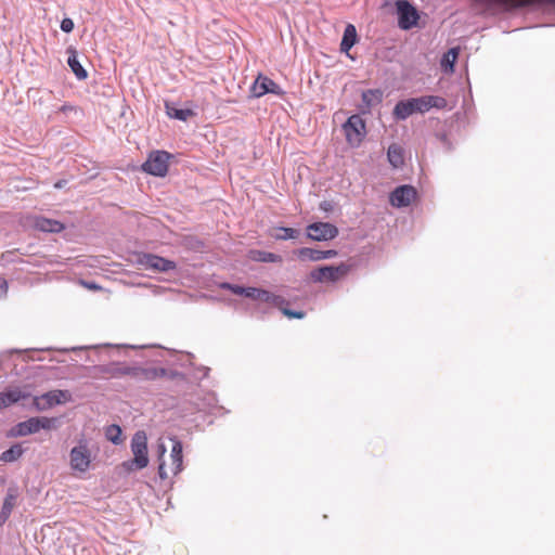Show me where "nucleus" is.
<instances>
[{
	"label": "nucleus",
	"instance_id": "1",
	"mask_svg": "<svg viewBox=\"0 0 555 555\" xmlns=\"http://www.w3.org/2000/svg\"><path fill=\"white\" fill-rule=\"evenodd\" d=\"M447 100L437 95H424L405 101H399L393 108V116L399 120H404L414 113H426L430 108H444Z\"/></svg>",
	"mask_w": 555,
	"mask_h": 555
},
{
	"label": "nucleus",
	"instance_id": "2",
	"mask_svg": "<svg viewBox=\"0 0 555 555\" xmlns=\"http://www.w3.org/2000/svg\"><path fill=\"white\" fill-rule=\"evenodd\" d=\"M94 456L89 441L81 438L69 451V467L75 473L86 474L90 469Z\"/></svg>",
	"mask_w": 555,
	"mask_h": 555
},
{
	"label": "nucleus",
	"instance_id": "3",
	"mask_svg": "<svg viewBox=\"0 0 555 555\" xmlns=\"http://www.w3.org/2000/svg\"><path fill=\"white\" fill-rule=\"evenodd\" d=\"M160 449V463L158 466V475L160 479H168L170 476H176L182 470L183 465V454H182V443L179 440H173V444L171 448V452L169 455L170 463H166L163 460L165 455L166 448L164 444L159 447Z\"/></svg>",
	"mask_w": 555,
	"mask_h": 555
},
{
	"label": "nucleus",
	"instance_id": "4",
	"mask_svg": "<svg viewBox=\"0 0 555 555\" xmlns=\"http://www.w3.org/2000/svg\"><path fill=\"white\" fill-rule=\"evenodd\" d=\"M131 451L133 459L122 463V467L130 472L133 469L145 468L149 464L147 438L144 431H138L131 440Z\"/></svg>",
	"mask_w": 555,
	"mask_h": 555
},
{
	"label": "nucleus",
	"instance_id": "5",
	"mask_svg": "<svg viewBox=\"0 0 555 555\" xmlns=\"http://www.w3.org/2000/svg\"><path fill=\"white\" fill-rule=\"evenodd\" d=\"M490 13L508 12L518 8L534 3H550L555 5V0H478Z\"/></svg>",
	"mask_w": 555,
	"mask_h": 555
},
{
	"label": "nucleus",
	"instance_id": "6",
	"mask_svg": "<svg viewBox=\"0 0 555 555\" xmlns=\"http://www.w3.org/2000/svg\"><path fill=\"white\" fill-rule=\"evenodd\" d=\"M350 269L351 267L347 263L324 266L311 271L310 278L317 283L337 282L344 279L349 273Z\"/></svg>",
	"mask_w": 555,
	"mask_h": 555
},
{
	"label": "nucleus",
	"instance_id": "7",
	"mask_svg": "<svg viewBox=\"0 0 555 555\" xmlns=\"http://www.w3.org/2000/svg\"><path fill=\"white\" fill-rule=\"evenodd\" d=\"M170 157L168 152L154 151L142 165V170L156 177H164L168 171Z\"/></svg>",
	"mask_w": 555,
	"mask_h": 555
},
{
	"label": "nucleus",
	"instance_id": "8",
	"mask_svg": "<svg viewBox=\"0 0 555 555\" xmlns=\"http://www.w3.org/2000/svg\"><path fill=\"white\" fill-rule=\"evenodd\" d=\"M343 130L348 144L353 147L361 144L366 133L365 122L359 115L350 116L343 125Z\"/></svg>",
	"mask_w": 555,
	"mask_h": 555
},
{
	"label": "nucleus",
	"instance_id": "9",
	"mask_svg": "<svg viewBox=\"0 0 555 555\" xmlns=\"http://www.w3.org/2000/svg\"><path fill=\"white\" fill-rule=\"evenodd\" d=\"M69 401H72V393L68 390L56 389L35 397L33 404L37 410L44 411Z\"/></svg>",
	"mask_w": 555,
	"mask_h": 555
},
{
	"label": "nucleus",
	"instance_id": "10",
	"mask_svg": "<svg viewBox=\"0 0 555 555\" xmlns=\"http://www.w3.org/2000/svg\"><path fill=\"white\" fill-rule=\"evenodd\" d=\"M23 225L31 230L47 233H60L65 229V225L59 220L36 215L25 217Z\"/></svg>",
	"mask_w": 555,
	"mask_h": 555
},
{
	"label": "nucleus",
	"instance_id": "11",
	"mask_svg": "<svg viewBox=\"0 0 555 555\" xmlns=\"http://www.w3.org/2000/svg\"><path fill=\"white\" fill-rule=\"evenodd\" d=\"M398 25L403 30H409L417 25L420 14L417 10L406 0H398L395 3Z\"/></svg>",
	"mask_w": 555,
	"mask_h": 555
},
{
	"label": "nucleus",
	"instance_id": "12",
	"mask_svg": "<svg viewBox=\"0 0 555 555\" xmlns=\"http://www.w3.org/2000/svg\"><path fill=\"white\" fill-rule=\"evenodd\" d=\"M338 229L328 222H315L307 227V235L313 241H328L336 237Z\"/></svg>",
	"mask_w": 555,
	"mask_h": 555
},
{
	"label": "nucleus",
	"instance_id": "13",
	"mask_svg": "<svg viewBox=\"0 0 555 555\" xmlns=\"http://www.w3.org/2000/svg\"><path fill=\"white\" fill-rule=\"evenodd\" d=\"M139 263L144 269H150L157 272H167L176 268V263L173 261L152 254L143 255L139 259Z\"/></svg>",
	"mask_w": 555,
	"mask_h": 555
},
{
	"label": "nucleus",
	"instance_id": "14",
	"mask_svg": "<svg viewBox=\"0 0 555 555\" xmlns=\"http://www.w3.org/2000/svg\"><path fill=\"white\" fill-rule=\"evenodd\" d=\"M416 191L411 185H401L390 194V203L395 207L409 206L415 198Z\"/></svg>",
	"mask_w": 555,
	"mask_h": 555
},
{
	"label": "nucleus",
	"instance_id": "15",
	"mask_svg": "<svg viewBox=\"0 0 555 555\" xmlns=\"http://www.w3.org/2000/svg\"><path fill=\"white\" fill-rule=\"evenodd\" d=\"M167 376V371L163 367H143V366H133L132 367V377L139 382H149L156 380Z\"/></svg>",
	"mask_w": 555,
	"mask_h": 555
},
{
	"label": "nucleus",
	"instance_id": "16",
	"mask_svg": "<svg viewBox=\"0 0 555 555\" xmlns=\"http://www.w3.org/2000/svg\"><path fill=\"white\" fill-rule=\"evenodd\" d=\"M251 92L254 96L260 98L267 93H280V87L269 77L259 75L255 80Z\"/></svg>",
	"mask_w": 555,
	"mask_h": 555
},
{
	"label": "nucleus",
	"instance_id": "17",
	"mask_svg": "<svg viewBox=\"0 0 555 555\" xmlns=\"http://www.w3.org/2000/svg\"><path fill=\"white\" fill-rule=\"evenodd\" d=\"M246 297L255 300L270 302L275 307H281V305L285 304V299L282 296L273 295L268 291L256 287H247Z\"/></svg>",
	"mask_w": 555,
	"mask_h": 555
},
{
	"label": "nucleus",
	"instance_id": "18",
	"mask_svg": "<svg viewBox=\"0 0 555 555\" xmlns=\"http://www.w3.org/2000/svg\"><path fill=\"white\" fill-rule=\"evenodd\" d=\"M29 397V393L18 387H8L0 392V410L9 408Z\"/></svg>",
	"mask_w": 555,
	"mask_h": 555
},
{
	"label": "nucleus",
	"instance_id": "19",
	"mask_svg": "<svg viewBox=\"0 0 555 555\" xmlns=\"http://www.w3.org/2000/svg\"><path fill=\"white\" fill-rule=\"evenodd\" d=\"M132 367L126 363L115 362L105 366L99 367L100 373L112 378H120L125 376L132 377Z\"/></svg>",
	"mask_w": 555,
	"mask_h": 555
},
{
	"label": "nucleus",
	"instance_id": "20",
	"mask_svg": "<svg viewBox=\"0 0 555 555\" xmlns=\"http://www.w3.org/2000/svg\"><path fill=\"white\" fill-rule=\"evenodd\" d=\"M38 417H30L27 421L18 423L12 430V436H27L39 431Z\"/></svg>",
	"mask_w": 555,
	"mask_h": 555
},
{
	"label": "nucleus",
	"instance_id": "21",
	"mask_svg": "<svg viewBox=\"0 0 555 555\" xmlns=\"http://www.w3.org/2000/svg\"><path fill=\"white\" fill-rule=\"evenodd\" d=\"M67 54H68L67 63H68V66L70 67V69L73 70V73L76 75V77L78 79H86L88 74H87L86 69L81 66L79 61L77 60L76 49L73 47H69L67 49Z\"/></svg>",
	"mask_w": 555,
	"mask_h": 555
},
{
	"label": "nucleus",
	"instance_id": "22",
	"mask_svg": "<svg viewBox=\"0 0 555 555\" xmlns=\"http://www.w3.org/2000/svg\"><path fill=\"white\" fill-rule=\"evenodd\" d=\"M383 96L384 93L380 89H369L362 92V101L367 111L380 104Z\"/></svg>",
	"mask_w": 555,
	"mask_h": 555
},
{
	"label": "nucleus",
	"instance_id": "23",
	"mask_svg": "<svg viewBox=\"0 0 555 555\" xmlns=\"http://www.w3.org/2000/svg\"><path fill=\"white\" fill-rule=\"evenodd\" d=\"M16 491L13 489H10L2 505V509L0 513V525L4 524L8 518L10 517L16 502Z\"/></svg>",
	"mask_w": 555,
	"mask_h": 555
},
{
	"label": "nucleus",
	"instance_id": "24",
	"mask_svg": "<svg viewBox=\"0 0 555 555\" xmlns=\"http://www.w3.org/2000/svg\"><path fill=\"white\" fill-rule=\"evenodd\" d=\"M357 42V29L353 25L349 24L346 26L343 40L340 42V50L348 52Z\"/></svg>",
	"mask_w": 555,
	"mask_h": 555
},
{
	"label": "nucleus",
	"instance_id": "25",
	"mask_svg": "<svg viewBox=\"0 0 555 555\" xmlns=\"http://www.w3.org/2000/svg\"><path fill=\"white\" fill-rule=\"evenodd\" d=\"M389 163L395 167L399 168L404 164L403 150L398 144H391L387 152Z\"/></svg>",
	"mask_w": 555,
	"mask_h": 555
},
{
	"label": "nucleus",
	"instance_id": "26",
	"mask_svg": "<svg viewBox=\"0 0 555 555\" xmlns=\"http://www.w3.org/2000/svg\"><path fill=\"white\" fill-rule=\"evenodd\" d=\"M459 56V49L452 48L444 55L441 61V66L446 73H453L454 63Z\"/></svg>",
	"mask_w": 555,
	"mask_h": 555
},
{
	"label": "nucleus",
	"instance_id": "27",
	"mask_svg": "<svg viewBox=\"0 0 555 555\" xmlns=\"http://www.w3.org/2000/svg\"><path fill=\"white\" fill-rule=\"evenodd\" d=\"M299 232L293 228H286V227H279L273 230V233L271 234L275 240H289V238H296L298 236Z\"/></svg>",
	"mask_w": 555,
	"mask_h": 555
},
{
	"label": "nucleus",
	"instance_id": "28",
	"mask_svg": "<svg viewBox=\"0 0 555 555\" xmlns=\"http://www.w3.org/2000/svg\"><path fill=\"white\" fill-rule=\"evenodd\" d=\"M23 454V449L20 444H14L7 451L2 452L0 460L4 463L14 462Z\"/></svg>",
	"mask_w": 555,
	"mask_h": 555
},
{
	"label": "nucleus",
	"instance_id": "29",
	"mask_svg": "<svg viewBox=\"0 0 555 555\" xmlns=\"http://www.w3.org/2000/svg\"><path fill=\"white\" fill-rule=\"evenodd\" d=\"M296 254H297L298 258L304 261L305 260H309V261H320L321 260V255H320L319 249L302 247V248H299L296 251Z\"/></svg>",
	"mask_w": 555,
	"mask_h": 555
},
{
	"label": "nucleus",
	"instance_id": "30",
	"mask_svg": "<svg viewBox=\"0 0 555 555\" xmlns=\"http://www.w3.org/2000/svg\"><path fill=\"white\" fill-rule=\"evenodd\" d=\"M104 434H105V438L115 444H119L122 441V439H121L122 431L118 425L113 424V425L107 426L105 428Z\"/></svg>",
	"mask_w": 555,
	"mask_h": 555
},
{
	"label": "nucleus",
	"instance_id": "31",
	"mask_svg": "<svg viewBox=\"0 0 555 555\" xmlns=\"http://www.w3.org/2000/svg\"><path fill=\"white\" fill-rule=\"evenodd\" d=\"M167 114L171 118H176L179 120H188L190 117L194 116V112L192 109H180V108H169L167 107Z\"/></svg>",
	"mask_w": 555,
	"mask_h": 555
},
{
	"label": "nucleus",
	"instance_id": "32",
	"mask_svg": "<svg viewBox=\"0 0 555 555\" xmlns=\"http://www.w3.org/2000/svg\"><path fill=\"white\" fill-rule=\"evenodd\" d=\"M38 426H39V430L40 429H46V430H50V429H56L57 428V418L56 417H47V416H42V417H38Z\"/></svg>",
	"mask_w": 555,
	"mask_h": 555
},
{
	"label": "nucleus",
	"instance_id": "33",
	"mask_svg": "<svg viewBox=\"0 0 555 555\" xmlns=\"http://www.w3.org/2000/svg\"><path fill=\"white\" fill-rule=\"evenodd\" d=\"M284 315L289 319H302L305 317V312L302 311H293L287 308H284L283 305L279 307Z\"/></svg>",
	"mask_w": 555,
	"mask_h": 555
},
{
	"label": "nucleus",
	"instance_id": "34",
	"mask_svg": "<svg viewBox=\"0 0 555 555\" xmlns=\"http://www.w3.org/2000/svg\"><path fill=\"white\" fill-rule=\"evenodd\" d=\"M222 287L225 288V289L231 291L235 295H244L246 297V288L247 287H243V286H238V285H232V284H229V283H224L222 285Z\"/></svg>",
	"mask_w": 555,
	"mask_h": 555
},
{
	"label": "nucleus",
	"instance_id": "35",
	"mask_svg": "<svg viewBox=\"0 0 555 555\" xmlns=\"http://www.w3.org/2000/svg\"><path fill=\"white\" fill-rule=\"evenodd\" d=\"M61 29L64 31V33H70L73 31L74 29V22L73 20L70 18H64L62 22H61Z\"/></svg>",
	"mask_w": 555,
	"mask_h": 555
},
{
	"label": "nucleus",
	"instance_id": "36",
	"mask_svg": "<svg viewBox=\"0 0 555 555\" xmlns=\"http://www.w3.org/2000/svg\"><path fill=\"white\" fill-rule=\"evenodd\" d=\"M261 260H263V261H269V262H281V261H282V258H281V256L276 255V254H273V253H267V254H264V256L261 258Z\"/></svg>",
	"mask_w": 555,
	"mask_h": 555
},
{
	"label": "nucleus",
	"instance_id": "37",
	"mask_svg": "<svg viewBox=\"0 0 555 555\" xmlns=\"http://www.w3.org/2000/svg\"><path fill=\"white\" fill-rule=\"evenodd\" d=\"M321 260L331 259L337 256V251L334 249L320 250Z\"/></svg>",
	"mask_w": 555,
	"mask_h": 555
},
{
	"label": "nucleus",
	"instance_id": "38",
	"mask_svg": "<svg viewBox=\"0 0 555 555\" xmlns=\"http://www.w3.org/2000/svg\"><path fill=\"white\" fill-rule=\"evenodd\" d=\"M7 293V282L4 280H0V296Z\"/></svg>",
	"mask_w": 555,
	"mask_h": 555
},
{
	"label": "nucleus",
	"instance_id": "39",
	"mask_svg": "<svg viewBox=\"0 0 555 555\" xmlns=\"http://www.w3.org/2000/svg\"><path fill=\"white\" fill-rule=\"evenodd\" d=\"M86 286L90 289H98L99 287L95 284H86Z\"/></svg>",
	"mask_w": 555,
	"mask_h": 555
},
{
	"label": "nucleus",
	"instance_id": "40",
	"mask_svg": "<svg viewBox=\"0 0 555 555\" xmlns=\"http://www.w3.org/2000/svg\"><path fill=\"white\" fill-rule=\"evenodd\" d=\"M63 184H64V181H59V182H56V183L54 184V186H55L56 189H60V188H62V186H63Z\"/></svg>",
	"mask_w": 555,
	"mask_h": 555
}]
</instances>
